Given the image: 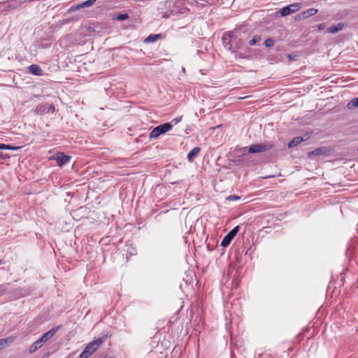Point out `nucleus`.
Listing matches in <instances>:
<instances>
[{
  "mask_svg": "<svg viewBox=\"0 0 358 358\" xmlns=\"http://www.w3.org/2000/svg\"><path fill=\"white\" fill-rule=\"evenodd\" d=\"M110 337V334L107 331L106 333L103 334L99 338H96L89 343L82 353L80 355V358H88L99 348L103 342H105Z\"/></svg>",
  "mask_w": 358,
  "mask_h": 358,
  "instance_id": "f257e3e1",
  "label": "nucleus"
},
{
  "mask_svg": "<svg viewBox=\"0 0 358 358\" xmlns=\"http://www.w3.org/2000/svg\"><path fill=\"white\" fill-rule=\"evenodd\" d=\"M60 328V326L55 327L50 330H48L47 332L43 334L42 336L36 341L29 348V352L33 353L36 352L37 350L41 348L43 343H46L49 339H50L59 330Z\"/></svg>",
  "mask_w": 358,
  "mask_h": 358,
  "instance_id": "f03ea898",
  "label": "nucleus"
},
{
  "mask_svg": "<svg viewBox=\"0 0 358 358\" xmlns=\"http://www.w3.org/2000/svg\"><path fill=\"white\" fill-rule=\"evenodd\" d=\"M173 127L171 123H164L155 127L149 134L150 138H157L161 135L164 134L167 131H170Z\"/></svg>",
  "mask_w": 358,
  "mask_h": 358,
  "instance_id": "7ed1b4c3",
  "label": "nucleus"
},
{
  "mask_svg": "<svg viewBox=\"0 0 358 358\" xmlns=\"http://www.w3.org/2000/svg\"><path fill=\"white\" fill-rule=\"evenodd\" d=\"M273 148V145L271 143L253 144L248 147V152L251 154L261 153L268 151Z\"/></svg>",
  "mask_w": 358,
  "mask_h": 358,
  "instance_id": "20e7f679",
  "label": "nucleus"
},
{
  "mask_svg": "<svg viewBox=\"0 0 358 358\" xmlns=\"http://www.w3.org/2000/svg\"><path fill=\"white\" fill-rule=\"evenodd\" d=\"M52 159L55 160L57 162V166L59 167H62L67 163L70 162L71 159V157L67 155H65L64 152H57L55 155L51 157Z\"/></svg>",
  "mask_w": 358,
  "mask_h": 358,
  "instance_id": "39448f33",
  "label": "nucleus"
},
{
  "mask_svg": "<svg viewBox=\"0 0 358 358\" xmlns=\"http://www.w3.org/2000/svg\"><path fill=\"white\" fill-rule=\"evenodd\" d=\"M55 111V107L53 103H50L48 106L46 104H38L34 109V112L36 115H44L46 113H53Z\"/></svg>",
  "mask_w": 358,
  "mask_h": 358,
  "instance_id": "423d86ee",
  "label": "nucleus"
},
{
  "mask_svg": "<svg viewBox=\"0 0 358 358\" xmlns=\"http://www.w3.org/2000/svg\"><path fill=\"white\" fill-rule=\"evenodd\" d=\"M301 8V4L299 3H295L290 4L289 6H285L280 9L279 13L282 17L287 16L288 15H290L292 13H294L299 10Z\"/></svg>",
  "mask_w": 358,
  "mask_h": 358,
  "instance_id": "0eeeda50",
  "label": "nucleus"
},
{
  "mask_svg": "<svg viewBox=\"0 0 358 358\" xmlns=\"http://www.w3.org/2000/svg\"><path fill=\"white\" fill-rule=\"evenodd\" d=\"M331 150L327 147H319L308 153V157L311 158L313 156H327L330 154Z\"/></svg>",
  "mask_w": 358,
  "mask_h": 358,
  "instance_id": "6e6552de",
  "label": "nucleus"
},
{
  "mask_svg": "<svg viewBox=\"0 0 358 358\" xmlns=\"http://www.w3.org/2000/svg\"><path fill=\"white\" fill-rule=\"evenodd\" d=\"M24 1H25V0H23V1L15 0V1H10L8 3H6L3 10L8 11V10H15L17 8H19L21 6V4L22 3H24Z\"/></svg>",
  "mask_w": 358,
  "mask_h": 358,
  "instance_id": "1a4fd4ad",
  "label": "nucleus"
},
{
  "mask_svg": "<svg viewBox=\"0 0 358 358\" xmlns=\"http://www.w3.org/2000/svg\"><path fill=\"white\" fill-rule=\"evenodd\" d=\"M317 13V9H315V8H310L307 10H305L302 13H301L300 14H299L297 15V17L301 20H304V19H306L310 16H313L314 15H315L316 13Z\"/></svg>",
  "mask_w": 358,
  "mask_h": 358,
  "instance_id": "9d476101",
  "label": "nucleus"
},
{
  "mask_svg": "<svg viewBox=\"0 0 358 358\" xmlns=\"http://www.w3.org/2000/svg\"><path fill=\"white\" fill-rule=\"evenodd\" d=\"M345 27V24L344 22H339L335 25L329 27L327 29V33L336 34L338 31L343 30Z\"/></svg>",
  "mask_w": 358,
  "mask_h": 358,
  "instance_id": "9b49d317",
  "label": "nucleus"
},
{
  "mask_svg": "<svg viewBox=\"0 0 358 358\" xmlns=\"http://www.w3.org/2000/svg\"><path fill=\"white\" fill-rule=\"evenodd\" d=\"M29 72L35 76H43V71L42 69L37 64H31L28 68Z\"/></svg>",
  "mask_w": 358,
  "mask_h": 358,
  "instance_id": "f8f14e48",
  "label": "nucleus"
},
{
  "mask_svg": "<svg viewBox=\"0 0 358 358\" xmlns=\"http://www.w3.org/2000/svg\"><path fill=\"white\" fill-rule=\"evenodd\" d=\"M162 35L161 34H150L147 38H145L144 43H151L156 42L157 41L162 39Z\"/></svg>",
  "mask_w": 358,
  "mask_h": 358,
  "instance_id": "ddd939ff",
  "label": "nucleus"
},
{
  "mask_svg": "<svg viewBox=\"0 0 358 358\" xmlns=\"http://www.w3.org/2000/svg\"><path fill=\"white\" fill-rule=\"evenodd\" d=\"M201 148L199 147L194 148L188 154H187V159L189 162H193L195 157L200 152Z\"/></svg>",
  "mask_w": 358,
  "mask_h": 358,
  "instance_id": "4468645a",
  "label": "nucleus"
},
{
  "mask_svg": "<svg viewBox=\"0 0 358 358\" xmlns=\"http://www.w3.org/2000/svg\"><path fill=\"white\" fill-rule=\"evenodd\" d=\"M234 236L231 234V233H228L224 238L221 241V246L223 248L227 247L234 239Z\"/></svg>",
  "mask_w": 358,
  "mask_h": 358,
  "instance_id": "2eb2a0df",
  "label": "nucleus"
},
{
  "mask_svg": "<svg viewBox=\"0 0 358 358\" xmlns=\"http://www.w3.org/2000/svg\"><path fill=\"white\" fill-rule=\"evenodd\" d=\"M304 139L301 136H296L291 141L288 143V148H292L297 146L299 145L301 142H303Z\"/></svg>",
  "mask_w": 358,
  "mask_h": 358,
  "instance_id": "dca6fc26",
  "label": "nucleus"
},
{
  "mask_svg": "<svg viewBox=\"0 0 358 358\" xmlns=\"http://www.w3.org/2000/svg\"><path fill=\"white\" fill-rule=\"evenodd\" d=\"M248 147H243V148H237L234 150V154L236 156H245L247 155L249 152H248Z\"/></svg>",
  "mask_w": 358,
  "mask_h": 358,
  "instance_id": "f3484780",
  "label": "nucleus"
},
{
  "mask_svg": "<svg viewBox=\"0 0 358 358\" xmlns=\"http://www.w3.org/2000/svg\"><path fill=\"white\" fill-rule=\"evenodd\" d=\"M13 339L11 337L0 339V350L4 349L12 343Z\"/></svg>",
  "mask_w": 358,
  "mask_h": 358,
  "instance_id": "a211bd4d",
  "label": "nucleus"
},
{
  "mask_svg": "<svg viewBox=\"0 0 358 358\" xmlns=\"http://www.w3.org/2000/svg\"><path fill=\"white\" fill-rule=\"evenodd\" d=\"M222 41L224 46L227 49H228L229 50H234V44H233V42L231 41H229V39H227L224 36H222Z\"/></svg>",
  "mask_w": 358,
  "mask_h": 358,
  "instance_id": "6ab92c4d",
  "label": "nucleus"
},
{
  "mask_svg": "<svg viewBox=\"0 0 358 358\" xmlns=\"http://www.w3.org/2000/svg\"><path fill=\"white\" fill-rule=\"evenodd\" d=\"M129 18V15L127 13H117L114 15L113 17V20H117L119 21H124Z\"/></svg>",
  "mask_w": 358,
  "mask_h": 358,
  "instance_id": "aec40b11",
  "label": "nucleus"
},
{
  "mask_svg": "<svg viewBox=\"0 0 358 358\" xmlns=\"http://www.w3.org/2000/svg\"><path fill=\"white\" fill-rule=\"evenodd\" d=\"M20 147H16L10 144H3L0 143V150H18Z\"/></svg>",
  "mask_w": 358,
  "mask_h": 358,
  "instance_id": "412c9836",
  "label": "nucleus"
},
{
  "mask_svg": "<svg viewBox=\"0 0 358 358\" xmlns=\"http://www.w3.org/2000/svg\"><path fill=\"white\" fill-rule=\"evenodd\" d=\"M350 109L358 107V97L352 99L348 104Z\"/></svg>",
  "mask_w": 358,
  "mask_h": 358,
  "instance_id": "4be33fe9",
  "label": "nucleus"
},
{
  "mask_svg": "<svg viewBox=\"0 0 358 358\" xmlns=\"http://www.w3.org/2000/svg\"><path fill=\"white\" fill-rule=\"evenodd\" d=\"M222 36L225 37L227 39H229V41H231L232 42L234 41H236L237 38L234 36V33L232 31L226 32Z\"/></svg>",
  "mask_w": 358,
  "mask_h": 358,
  "instance_id": "5701e85b",
  "label": "nucleus"
},
{
  "mask_svg": "<svg viewBox=\"0 0 358 358\" xmlns=\"http://www.w3.org/2000/svg\"><path fill=\"white\" fill-rule=\"evenodd\" d=\"M261 41V36L256 35L249 41V44L251 46L255 45L258 42Z\"/></svg>",
  "mask_w": 358,
  "mask_h": 358,
  "instance_id": "b1692460",
  "label": "nucleus"
},
{
  "mask_svg": "<svg viewBox=\"0 0 358 358\" xmlns=\"http://www.w3.org/2000/svg\"><path fill=\"white\" fill-rule=\"evenodd\" d=\"M96 0H87V1H85L82 3V6H83V8H87V7H90L92 6V5L94 4V3L96 2Z\"/></svg>",
  "mask_w": 358,
  "mask_h": 358,
  "instance_id": "393cba45",
  "label": "nucleus"
},
{
  "mask_svg": "<svg viewBox=\"0 0 358 358\" xmlns=\"http://www.w3.org/2000/svg\"><path fill=\"white\" fill-rule=\"evenodd\" d=\"M81 8H83L82 3L73 5L68 10L67 13H70Z\"/></svg>",
  "mask_w": 358,
  "mask_h": 358,
  "instance_id": "a878e982",
  "label": "nucleus"
},
{
  "mask_svg": "<svg viewBox=\"0 0 358 358\" xmlns=\"http://www.w3.org/2000/svg\"><path fill=\"white\" fill-rule=\"evenodd\" d=\"M274 44H275V41H274V39H273L271 38H267L264 42V45L266 48L273 47L274 45Z\"/></svg>",
  "mask_w": 358,
  "mask_h": 358,
  "instance_id": "bb28decb",
  "label": "nucleus"
},
{
  "mask_svg": "<svg viewBox=\"0 0 358 358\" xmlns=\"http://www.w3.org/2000/svg\"><path fill=\"white\" fill-rule=\"evenodd\" d=\"M241 42H242L241 39L238 38H236V41H233V43H235V45H234V50H232L233 52L235 51L234 50L240 48Z\"/></svg>",
  "mask_w": 358,
  "mask_h": 358,
  "instance_id": "cd10ccee",
  "label": "nucleus"
},
{
  "mask_svg": "<svg viewBox=\"0 0 358 358\" xmlns=\"http://www.w3.org/2000/svg\"><path fill=\"white\" fill-rule=\"evenodd\" d=\"M239 229H240V227L239 226H236L233 229H231L229 231V233H231V234L233 235L235 237L236 235L237 234V233L239 231Z\"/></svg>",
  "mask_w": 358,
  "mask_h": 358,
  "instance_id": "c85d7f7f",
  "label": "nucleus"
},
{
  "mask_svg": "<svg viewBox=\"0 0 358 358\" xmlns=\"http://www.w3.org/2000/svg\"><path fill=\"white\" fill-rule=\"evenodd\" d=\"M240 199H241V197L238 196H236V195H230V196L227 197V200H228L229 201H235V200H238Z\"/></svg>",
  "mask_w": 358,
  "mask_h": 358,
  "instance_id": "c756f323",
  "label": "nucleus"
},
{
  "mask_svg": "<svg viewBox=\"0 0 358 358\" xmlns=\"http://www.w3.org/2000/svg\"><path fill=\"white\" fill-rule=\"evenodd\" d=\"M9 157L10 156L8 154L3 153V152L0 151V159H5Z\"/></svg>",
  "mask_w": 358,
  "mask_h": 358,
  "instance_id": "7c9ffc66",
  "label": "nucleus"
},
{
  "mask_svg": "<svg viewBox=\"0 0 358 358\" xmlns=\"http://www.w3.org/2000/svg\"><path fill=\"white\" fill-rule=\"evenodd\" d=\"M73 20H74L73 18H66V19H64L63 20H62L61 22L62 24H64L69 23L70 22H72Z\"/></svg>",
  "mask_w": 358,
  "mask_h": 358,
  "instance_id": "2f4dec72",
  "label": "nucleus"
},
{
  "mask_svg": "<svg viewBox=\"0 0 358 358\" xmlns=\"http://www.w3.org/2000/svg\"><path fill=\"white\" fill-rule=\"evenodd\" d=\"M326 27V23L323 22L317 25V29L322 31Z\"/></svg>",
  "mask_w": 358,
  "mask_h": 358,
  "instance_id": "473e14b6",
  "label": "nucleus"
},
{
  "mask_svg": "<svg viewBox=\"0 0 358 358\" xmlns=\"http://www.w3.org/2000/svg\"><path fill=\"white\" fill-rule=\"evenodd\" d=\"M180 120H181V117L175 118V119H173L170 123H171L173 126V125H176V124H178V122H179Z\"/></svg>",
  "mask_w": 358,
  "mask_h": 358,
  "instance_id": "72a5a7b5",
  "label": "nucleus"
},
{
  "mask_svg": "<svg viewBox=\"0 0 358 358\" xmlns=\"http://www.w3.org/2000/svg\"><path fill=\"white\" fill-rule=\"evenodd\" d=\"M238 57H241V58H243V56L242 55V54H239Z\"/></svg>",
  "mask_w": 358,
  "mask_h": 358,
  "instance_id": "f704fd0d",
  "label": "nucleus"
},
{
  "mask_svg": "<svg viewBox=\"0 0 358 358\" xmlns=\"http://www.w3.org/2000/svg\"><path fill=\"white\" fill-rule=\"evenodd\" d=\"M2 264V260L0 259V265Z\"/></svg>",
  "mask_w": 358,
  "mask_h": 358,
  "instance_id": "c9c22d12",
  "label": "nucleus"
},
{
  "mask_svg": "<svg viewBox=\"0 0 358 358\" xmlns=\"http://www.w3.org/2000/svg\"><path fill=\"white\" fill-rule=\"evenodd\" d=\"M357 151H358V148H357Z\"/></svg>",
  "mask_w": 358,
  "mask_h": 358,
  "instance_id": "e433bc0d",
  "label": "nucleus"
}]
</instances>
